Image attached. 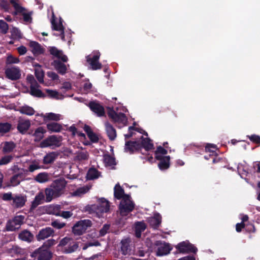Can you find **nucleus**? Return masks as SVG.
I'll list each match as a JSON object with an SVG mask.
<instances>
[{
	"label": "nucleus",
	"mask_w": 260,
	"mask_h": 260,
	"mask_svg": "<svg viewBox=\"0 0 260 260\" xmlns=\"http://www.w3.org/2000/svg\"><path fill=\"white\" fill-rule=\"evenodd\" d=\"M66 185L67 181L64 178H59L54 180L45 189L46 201L50 202L54 198L60 197L63 193Z\"/></svg>",
	"instance_id": "1"
},
{
	"label": "nucleus",
	"mask_w": 260,
	"mask_h": 260,
	"mask_svg": "<svg viewBox=\"0 0 260 260\" xmlns=\"http://www.w3.org/2000/svg\"><path fill=\"white\" fill-rule=\"evenodd\" d=\"M79 247L77 242L68 237L62 238L58 244L57 248H62V252L65 254H69L76 251Z\"/></svg>",
	"instance_id": "2"
},
{
	"label": "nucleus",
	"mask_w": 260,
	"mask_h": 260,
	"mask_svg": "<svg viewBox=\"0 0 260 260\" xmlns=\"http://www.w3.org/2000/svg\"><path fill=\"white\" fill-rule=\"evenodd\" d=\"M23 215H16L12 219L7 221L4 231H16L18 230L23 223L24 220Z\"/></svg>",
	"instance_id": "3"
},
{
	"label": "nucleus",
	"mask_w": 260,
	"mask_h": 260,
	"mask_svg": "<svg viewBox=\"0 0 260 260\" xmlns=\"http://www.w3.org/2000/svg\"><path fill=\"white\" fill-rule=\"evenodd\" d=\"M92 225V221L89 219L80 220L77 221L73 226L72 232L75 235H82Z\"/></svg>",
	"instance_id": "4"
},
{
	"label": "nucleus",
	"mask_w": 260,
	"mask_h": 260,
	"mask_svg": "<svg viewBox=\"0 0 260 260\" xmlns=\"http://www.w3.org/2000/svg\"><path fill=\"white\" fill-rule=\"evenodd\" d=\"M53 255V252L49 249H45L43 247H40L35 249L30 256L37 260H51Z\"/></svg>",
	"instance_id": "5"
},
{
	"label": "nucleus",
	"mask_w": 260,
	"mask_h": 260,
	"mask_svg": "<svg viewBox=\"0 0 260 260\" xmlns=\"http://www.w3.org/2000/svg\"><path fill=\"white\" fill-rule=\"evenodd\" d=\"M101 53L99 51H94L86 56V61L90 64L92 70L101 69L102 64L99 62Z\"/></svg>",
	"instance_id": "6"
},
{
	"label": "nucleus",
	"mask_w": 260,
	"mask_h": 260,
	"mask_svg": "<svg viewBox=\"0 0 260 260\" xmlns=\"http://www.w3.org/2000/svg\"><path fill=\"white\" fill-rule=\"evenodd\" d=\"M175 247L180 253H196L198 251L197 248L188 241L181 242L178 243Z\"/></svg>",
	"instance_id": "7"
},
{
	"label": "nucleus",
	"mask_w": 260,
	"mask_h": 260,
	"mask_svg": "<svg viewBox=\"0 0 260 260\" xmlns=\"http://www.w3.org/2000/svg\"><path fill=\"white\" fill-rule=\"evenodd\" d=\"M60 140L59 138L54 135L50 136L43 140L40 143L41 148H54L60 146Z\"/></svg>",
	"instance_id": "8"
},
{
	"label": "nucleus",
	"mask_w": 260,
	"mask_h": 260,
	"mask_svg": "<svg viewBox=\"0 0 260 260\" xmlns=\"http://www.w3.org/2000/svg\"><path fill=\"white\" fill-rule=\"evenodd\" d=\"M154 245L158 247L156 251V255L158 256L169 254L172 249L169 244L165 242L162 243L161 241L159 240L156 241Z\"/></svg>",
	"instance_id": "9"
},
{
	"label": "nucleus",
	"mask_w": 260,
	"mask_h": 260,
	"mask_svg": "<svg viewBox=\"0 0 260 260\" xmlns=\"http://www.w3.org/2000/svg\"><path fill=\"white\" fill-rule=\"evenodd\" d=\"M108 115L114 122L123 123L127 120L125 114L121 112L117 113L113 108H109Z\"/></svg>",
	"instance_id": "10"
},
{
	"label": "nucleus",
	"mask_w": 260,
	"mask_h": 260,
	"mask_svg": "<svg viewBox=\"0 0 260 260\" xmlns=\"http://www.w3.org/2000/svg\"><path fill=\"white\" fill-rule=\"evenodd\" d=\"M51 27L52 29L54 30L58 31L60 32L59 35L57 34H54L53 35L55 36H60L61 40L64 41L65 40V36H64V28L62 25V22L60 21L58 23L56 22L55 19V16L54 14L52 15V17L51 20Z\"/></svg>",
	"instance_id": "11"
},
{
	"label": "nucleus",
	"mask_w": 260,
	"mask_h": 260,
	"mask_svg": "<svg viewBox=\"0 0 260 260\" xmlns=\"http://www.w3.org/2000/svg\"><path fill=\"white\" fill-rule=\"evenodd\" d=\"M88 107L96 116L102 117L105 115V109L99 102L96 101L90 102L88 104Z\"/></svg>",
	"instance_id": "12"
},
{
	"label": "nucleus",
	"mask_w": 260,
	"mask_h": 260,
	"mask_svg": "<svg viewBox=\"0 0 260 260\" xmlns=\"http://www.w3.org/2000/svg\"><path fill=\"white\" fill-rule=\"evenodd\" d=\"M5 73L6 76L11 80H17L21 77L20 71L18 67H13L7 68Z\"/></svg>",
	"instance_id": "13"
},
{
	"label": "nucleus",
	"mask_w": 260,
	"mask_h": 260,
	"mask_svg": "<svg viewBox=\"0 0 260 260\" xmlns=\"http://www.w3.org/2000/svg\"><path fill=\"white\" fill-rule=\"evenodd\" d=\"M135 206L134 202L120 203L118 207L120 215L123 217L126 216L134 210Z\"/></svg>",
	"instance_id": "14"
},
{
	"label": "nucleus",
	"mask_w": 260,
	"mask_h": 260,
	"mask_svg": "<svg viewBox=\"0 0 260 260\" xmlns=\"http://www.w3.org/2000/svg\"><path fill=\"white\" fill-rule=\"evenodd\" d=\"M92 208L96 209L95 211L98 213H107L110 210V203L105 198H101L99 200L96 207L93 206Z\"/></svg>",
	"instance_id": "15"
},
{
	"label": "nucleus",
	"mask_w": 260,
	"mask_h": 260,
	"mask_svg": "<svg viewBox=\"0 0 260 260\" xmlns=\"http://www.w3.org/2000/svg\"><path fill=\"white\" fill-rule=\"evenodd\" d=\"M140 151V143L134 141H127L125 142L124 146V152H128L132 154L135 152Z\"/></svg>",
	"instance_id": "16"
},
{
	"label": "nucleus",
	"mask_w": 260,
	"mask_h": 260,
	"mask_svg": "<svg viewBox=\"0 0 260 260\" xmlns=\"http://www.w3.org/2000/svg\"><path fill=\"white\" fill-rule=\"evenodd\" d=\"M54 234V230L50 227H46L41 229L36 235L37 240L38 241L45 240V239L53 236Z\"/></svg>",
	"instance_id": "17"
},
{
	"label": "nucleus",
	"mask_w": 260,
	"mask_h": 260,
	"mask_svg": "<svg viewBox=\"0 0 260 260\" xmlns=\"http://www.w3.org/2000/svg\"><path fill=\"white\" fill-rule=\"evenodd\" d=\"M49 53L54 57L61 60L63 62H66L68 60V57L63 54L62 50L58 49L55 47H51L49 49Z\"/></svg>",
	"instance_id": "18"
},
{
	"label": "nucleus",
	"mask_w": 260,
	"mask_h": 260,
	"mask_svg": "<svg viewBox=\"0 0 260 260\" xmlns=\"http://www.w3.org/2000/svg\"><path fill=\"white\" fill-rule=\"evenodd\" d=\"M147 221L150 226L153 229H157L161 222V216L158 213H156L153 216L149 217Z\"/></svg>",
	"instance_id": "19"
},
{
	"label": "nucleus",
	"mask_w": 260,
	"mask_h": 260,
	"mask_svg": "<svg viewBox=\"0 0 260 260\" xmlns=\"http://www.w3.org/2000/svg\"><path fill=\"white\" fill-rule=\"evenodd\" d=\"M26 202V197L22 194H16L14 196L12 205L16 208L23 207Z\"/></svg>",
	"instance_id": "20"
},
{
	"label": "nucleus",
	"mask_w": 260,
	"mask_h": 260,
	"mask_svg": "<svg viewBox=\"0 0 260 260\" xmlns=\"http://www.w3.org/2000/svg\"><path fill=\"white\" fill-rule=\"evenodd\" d=\"M27 174L18 173L14 174L10 178V183L13 186H16L20 184L21 181L25 180V177Z\"/></svg>",
	"instance_id": "21"
},
{
	"label": "nucleus",
	"mask_w": 260,
	"mask_h": 260,
	"mask_svg": "<svg viewBox=\"0 0 260 260\" xmlns=\"http://www.w3.org/2000/svg\"><path fill=\"white\" fill-rule=\"evenodd\" d=\"M58 153L57 152H51L47 153L43 157V163L44 165H51L57 158Z\"/></svg>",
	"instance_id": "22"
},
{
	"label": "nucleus",
	"mask_w": 260,
	"mask_h": 260,
	"mask_svg": "<svg viewBox=\"0 0 260 260\" xmlns=\"http://www.w3.org/2000/svg\"><path fill=\"white\" fill-rule=\"evenodd\" d=\"M105 129L109 139L111 141H114L117 136L115 128L109 122H106L105 123Z\"/></svg>",
	"instance_id": "23"
},
{
	"label": "nucleus",
	"mask_w": 260,
	"mask_h": 260,
	"mask_svg": "<svg viewBox=\"0 0 260 260\" xmlns=\"http://www.w3.org/2000/svg\"><path fill=\"white\" fill-rule=\"evenodd\" d=\"M18 238L22 241L30 243L34 240V235L29 231L24 230L18 234Z\"/></svg>",
	"instance_id": "24"
},
{
	"label": "nucleus",
	"mask_w": 260,
	"mask_h": 260,
	"mask_svg": "<svg viewBox=\"0 0 260 260\" xmlns=\"http://www.w3.org/2000/svg\"><path fill=\"white\" fill-rule=\"evenodd\" d=\"M83 129L91 142L94 143L98 142L99 140V137L97 135L92 131L90 126L85 124L83 127Z\"/></svg>",
	"instance_id": "25"
},
{
	"label": "nucleus",
	"mask_w": 260,
	"mask_h": 260,
	"mask_svg": "<svg viewBox=\"0 0 260 260\" xmlns=\"http://www.w3.org/2000/svg\"><path fill=\"white\" fill-rule=\"evenodd\" d=\"M30 126V122L29 120H22L18 121L17 128L21 134H25Z\"/></svg>",
	"instance_id": "26"
},
{
	"label": "nucleus",
	"mask_w": 260,
	"mask_h": 260,
	"mask_svg": "<svg viewBox=\"0 0 260 260\" xmlns=\"http://www.w3.org/2000/svg\"><path fill=\"white\" fill-rule=\"evenodd\" d=\"M141 142L140 145V151L142 148H144L145 151H149L154 148L153 144L151 143V140L148 138H144L141 137Z\"/></svg>",
	"instance_id": "27"
},
{
	"label": "nucleus",
	"mask_w": 260,
	"mask_h": 260,
	"mask_svg": "<svg viewBox=\"0 0 260 260\" xmlns=\"http://www.w3.org/2000/svg\"><path fill=\"white\" fill-rule=\"evenodd\" d=\"M53 65L59 74L64 75L66 73L67 70L66 65L61 61L54 60L53 62Z\"/></svg>",
	"instance_id": "28"
},
{
	"label": "nucleus",
	"mask_w": 260,
	"mask_h": 260,
	"mask_svg": "<svg viewBox=\"0 0 260 260\" xmlns=\"http://www.w3.org/2000/svg\"><path fill=\"white\" fill-rule=\"evenodd\" d=\"M44 194L43 192H39L37 195L36 196L35 199L31 202L30 210L33 211L37 207L41 204L43 203V201L44 200Z\"/></svg>",
	"instance_id": "29"
},
{
	"label": "nucleus",
	"mask_w": 260,
	"mask_h": 260,
	"mask_svg": "<svg viewBox=\"0 0 260 260\" xmlns=\"http://www.w3.org/2000/svg\"><path fill=\"white\" fill-rule=\"evenodd\" d=\"M130 240L129 239H125L121 240V252L123 255L129 254L131 252Z\"/></svg>",
	"instance_id": "30"
},
{
	"label": "nucleus",
	"mask_w": 260,
	"mask_h": 260,
	"mask_svg": "<svg viewBox=\"0 0 260 260\" xmlns=\"http://www.w3.org/2000/svg\"><path fill=\"white\" fill-rule=\"evenodd\" d=\"M29 44L34 54L39 55L43 53L44 49L39 43L36 41H31Z\"/></svg>",
	"instance_id": "31"
},
{
	"label": "nucleus",
	"mask_w": 260,
	"mask_h": 260,
	"mask_svg": "<svg viewBox=\"0 0 260 260\" xmlns=\"http://www.w3.org/2000/svg\"><path fill=\"white\" fill-rule=\"evenodd\" d=\"M40 87L39 84L36 85L30 86V93L32 96L38 98H45V94L38 88Z\"/></svg>",
	"instance_id": "32"
},
{
	"label": "nucleus",
	"mask_w": 260,
	"mask_h": 260,
	"mask_svg": "<svg viewBox=\"0 0 260 260\" xmlns=\"http://www.w3.org/2000/svg\"><path fill=\"white\" fill-rule=\"evenodd\" d=\"M34 179L38 183H44L49 180V175L47 172H41L37 174Z\"/></svg>",
	"instance_id": "33"
},
{
	"label": "nucleus",
	"mask_w": 260,
	"mask_h": 260,
	"mask_svg": "<svg viewBox=\"0 0 260 260\" xmlns=\"http://www.w3.org/2000/svg\"><path fill=\"white\" fill-rule=\"evenodd\" d=\"M170 156H166L164 158L160 160L158 164V168L161 170H166L169 168L170 166Z\"/></svg>",
	"instance_id": "34"
},
{
	"label": "nucleus",
	"mask_w": 260,
	"mask_h": 260,
	"mask_svg": "<svg viewBox=\"0 0 260 260\" xmlns=\"http://www.w3.org/2000/svg\"><path fill=\"white\" fill-rule=\"evenodd\" d=\"M124 190L119 185L116 184L114 188V196L117 200H120L123 197Z\"/></svg>",
	"instance_id": "35"
},
{
	"label": "nucleus",
	"mask_w": 260,
	"mask_h": 260,
	"mask_svg": "<svg viewBox=\"0 0 260 260\" xmlns=\"http://www.w3.org/2000/svg\"><path fill=\"white\" fill-rule=\"evenodd\" d=\"M47 127L49 131L55 133L60 132L62 128V126L61 124L54 122L48 123L47 124Z\"/></svg>",
	"instance_id": "36"
},
{
	"label": "nucleus",
	"mask_w": 260,
	"mask_h": 260,
	"mask_svg": "<svg viewBox=\"0 0 260 260\" xmlns=\"http://www.w3.org/2000/svg\"><path fill=\"white\" fill-rule=\"evenodd\" d=\"M10 3L15 9L13 13L14 15H17L18 14H22L25 11V9L21 6L16 0H10Z\"/></svg>",
	"instance_id": "37"
},
{
	"label": "nucleus",
	"mask_w": 260,
	"mask_h": 260,
	"mask_svg": "<svg viewBox=\"0 0 260 260\" xmlns=\"http://www.w3.org/2000/svg\"><path fill=\"white\" fill-rule=\"evenodd\" d=\"M103 160L105 166L107 167H111L116 165L115 157L109 154L104 155Z\"/></svg>",
	"instance_id": "38"
},
{
	"label": "nucleus",
	"mask_w": 260,
	"mask_h": 260,
	"mask_svg": "<svg viewBox=\"0 0 260 260\" xmlns=\"http://www.w3.org/2000/svg\"><path fill=\"white\" fill-rule=\"evenodd\" d=\"M19 111L22 114L28 116L33 115L35 113V110L32 107L27 105L20 107Z\"/></svg>",
	"instance_id": "39"
},
{
	"label": "nucleus",
	"mask_w": 260,
	"mask_h": 260,
	"mask_svg": "<svg viewBox=\"0 0 260 260\" xmlns=\"http://www.w3.org/2000/svg\"><path fill=\"white\" fill-rule=\"evenodd\" d=\"M204 158L206 160H212V164H216L222 160V158L218 156L217 153H209L204 155Z\"/></svg>",
	"instance_id": "40"
},
{
	"label": "nucleus",
	"mask_w": 260,
	"mask_h": 260,
	"mask_svg": "<svg viewBox=\"0 0 260 260\" xmlns=\"http://www.w3.org/2000/svg\"><path fill=\"white\" fill-rule=\"evenodd\" d=\"M46 130L43 127H38L35 131L33 136L35 137L36 141L41 140L44 137V134L46 133Z\"/></svg>",
	"instance_id": "41"
},
{
	"label": "nucleus",
	"mask_w": 260,
	"mask_h": 260,
	"mask_svg": "<svg viewBox=\"0 0 260 260\" xmlns=\"http://www.w3.org/2000/svg\"><path fill=\"white\" fill-rule=\"evenodd\" d=\"M99 172L95 168H90L86 174L87 180H91L96 179L99 177Z\"/></svg>",
	"instance_id": "42"
},
{
	"label": "nucleus",
	"mask_w": 260,
	"mask_h": 260,
	"mask_svg": "<svg viewBox=\"0 0 260 260\" xmlns=\"http://www.w3.org/2000/svg\"><path fill=\"white\" fill-rule=\"evenodd\" d=\"M40 115L44 118V121H46V120L58 121L60 119V115L55 114L54 113H49L46 114V115L41 114Z\"/></svg>",
	"instance_id": "43"
},
{
	"label": "nucleus",
	"mask_w": 260,
	"mask_h": 260,
	"mask_svg": "<svg viewBox=\"0 0 260 260\" xmlns=\"http://www.w3.org/2000/svg\"><path fill=\"white\" fill-rule=\"evenodd\" d=\"M15 146L13 142H6L3 146V151L5 153H10L13 151Z\"/></svg>",
	"instance_id": "44"
},
{
	"label": "nucleus",
	"mask_w": 260,
	"mask_h": 260,
	"mask_svg": "<svg viewBox=\"0 0 260 260\" xmlns=\"http://www.w3.org/2000/svg\"><path fill=\"white\" fill-rule=\"evenodd\" d=\"M12 128V124L8 122L0 123V133L6 134L9 132Z\"/></svg>",
	"instance_id": "45"
},
{
	"label": "nucleus",
	"mask_w": 260,
	"mask_h": 260,
	"mask_svg": "<svg viewBox=\"0 0 260 260\" xmlns=\"http://www.w3.org/2000/svg\"><path fill=\"white\" fill-rule=\"evenodd\" d=\"M35 76L40 83H44V72L41 69H36L35 72Z\"/></svg>",
	"instance_id": "46"
},
{
	"label": "nucleus",
	"mask_w": 260,
	"mask_h": 260,
	"mask_svg": "<svg viewBox=\"0 0 260 260\" xmlns=\"http://www.w3.org/2000/svg\"><path fill=\"white\" fill-rule=\"evenodd\" d=\"M10 170L12 171L13 175L17 174L18 173L27 174L28 173L27 170L23 168H20L18 165H14L11 168Z\"/></svg>",
	"instance_id": "47"
},
{
	"label": "nucleus",
	"mask_w": 260,
	"mask_h": 260,
	"mask_svg": "<svg viewBox=\"0 0 260 260\" xmlns=\"http://www.w3.org/2000/svg\"><path fill=\"white\" fill-rule=\"evenodd\" d=\"M57 243V241L53 239H50L46 241L41 247H43L45 249H49L50 247L55 245Z\"/></svg>",
	"instance_id": "48"
},
{
	"label": "nucleus",
	"mask_w": 260,
	"mask_h": 260,
	"mask_svg": "<svg viewBox=\"0 0 260 260\" xmlns=\"http://www.w3.org/2000/svg\"><path fill=\"white\" fill-rule=\"evenodd\" d=\"M11 155H5L0 159V166L6 165L10 163L13 160Z\"/></svg>",
	"instance_id": "49"
},
{
	"label": "nucleus",
	"mask_w": 260,
	"mask_h": 260,
	"mask_svg": "<svg viewBox=\"0 0 260 260\" xmlns=\"http://www.w3.org/2000/svg\"><path fill=\"white\" fill-rule=\"evenodd\" d=\"M76 159L79 161L87 160L89 157V154L87 151L80 152L76 155Z\"/></svg>",
	"instance_id": "50"
},
{
	"label": "nucleus",
	"mask_w": 260,
	"mask_h": 260,
	"mask_svg": "<svg viewBox=\"0 0 260 260\" xmlns=\"http://www.w3.org/2000/svg\"><path fill=\"white\" fill-rule=\"evenodd\" d=\"M247 137L249 138V139L252 143L257 144L258 145V146H260V136H259L253 134L251 136H247Z\"/></svg>",
	"instance_id": "51"
},
{
	"label": "nucleus",
	"mask_w": 260,
	"mask_h": 260,
	"mask_svg": "<svg viewBox=\"0 0 260 260\" xmlns=\"http://www.w3.org/2000/svg\"><path fill=\"white\" fill-rule=\"evenodd\" d=\"M217 150V147L215 145L211 144H207L205 146V151L206 152L212 153H217L216 152V150Z\"/></svg>",
	"instance_id": "52"
},
{
	"label": "nucleus",
	"mask_w": 260,
	"mask_h": 260,
	"mask_svg": "<svg viewBox=\"0 0 260 260\" xmlns=\"http://www.w3.org/2000/svg\"><path fill=\"white\" fill-rule=\"evenodd\" d=\"M8 24L3 20H0V30L2 33L5 34L8 30Z\"/></svg>",
	"instance_id": "53"
},
{
	"label": "nucleus",
	"mask_w": 260,
	"mask_h": 260,
	"mask_svg": "<svg viewBox=\"0 0 260 260\" xmlns=\"http://www.w3.org/2000/svg\"><path fill=\"white\" fill-rule=\"evenodd\" d=\"M146 228V224L143 221H137L135 223V230L143 232Z\"/></svg>",
	"instance_id": "54"
},
{
	"label": "nucleus",
	"mask_w": 260,
	"mask_h": 260,
	"mask_svg": "<svg viewBox=\"0 0 260 260\" xmlns=\"http://www.w3.org/2000/svg\"><path fill=\"white\" fill-rule=\"evenodd\" d=\"M19 62V58L17 57H15L12 55H9L6 59V63L7 64H12V63H17Z\"/></svg>",
	"instance_id": "55"
},
{
	"label": "nucleus",
	"mask_w": 260,
	"mask_h": 260,
	"mask_svg": "<svg viewBox=\"0 0 260 260\" xmlns=\"http://www.w3.org/2000/svg\"><path fill=\"white\" fill-rule=\"evenodd\" d=\"M51 225L56 229H61L66 225V224L65 223L61 222L58 220H55L52 222Z\"/></svg>",
	"instance_id": "56"
},
{
	"label": "nucleus",
	"mask_w": 260,
	"mask_h": 260,
	"mask_svg": "<svg viewBox=\"0 0 260 260\" xmlns=\"http://www.w3.org/2000/svg\"><path fill=\"white\" fill-rule=\"evenodd\" d=\"M13 198L11 192L4 193L2 196V199L5 201H13Z\"/></svg>",
	"instance_id": "57"
},
{
	"label": "nucleus",
	"mask_w": 260,
	"mask_h": 260,
	"mask_svg": "<svg viewBox=\"0 0 260 260\" xmlns=\"http://www.w3.org/2000/svg\"><path fill=\"white\" fill-rule=\"evenodd\" d=\"M10 252L16 254H21L22 252V249L18 246H13L10 249Z\"/></svg>",
	"instance_id": "58"
},
{
	"label": "nucleus",
	"mask_w": 260,
	"mask_h": 260,
	"mask_svg": "<svg viewBox=\"0 0 260 260\" xmlns=\"http://www.w3.org/2000/svg\"><path fill=\"white\" fill-rule=\"evenodd\" d=\"M110 229V225L105 224L103 225L102 228L100 230V235L101 236H105Z\"/></svg>",
	"instance_id": "59"
},
{
	"label": "nucleus",
	"mask_w": 260,
	"mask_h": 260,
	"mask_svg": "<svg viewBox=\"0 0 260 260\" xmlns=\"http://www.w3.org/2000/svg\"><path fill=\"white\" fill-rule=\"evenodd\" d=\"M42 168H44V167L36 164H31L29 166L27 171L30 172H33L36 170Z\"/></svg>",
	"instance_id": "60"
},
{
	"label": "nucleus",
	"mask_w": 260,
	"mask_h": 260,
	"mask_svg": "<svg viewBox=\"0 0 260 260\" xmlns=\"http://www.w3.org/2000/svg\"><path fill=\"white\" fill-rule=\"evenodd\" d=\"M26 79L27 81L30 84V86L38 85V83L35 80L34 77L32 75H29L27 76Z\"/></svg>",
	"instance_id": "61"
},
{
	"label": "nucleus",
	"mask_w": 260,
	"mask_h": 260,
	"mask_svg": "<svg viewBox=\"0 0 260 260\" xmlns=\"http://www.w3.org/2000/svg\"><path fill=\"white\" fill-rule=\"evenodd\" d=\"M154 152L162 155H166L168 153V151L162 146H159L157 147Z\"/></svg>",
	"instance_id": "62"
},
{
	"label": "nucleus",
	"mask_w": 260,
	"mask_h": 260,
	"mask_svg": "<svg viewBox=\"0 0 260 260\" xmlns=\"http://www.w3.org/2000/svg\"><path fill=\"white\" fill-rule=\"evenodd\" d=\"M31 12L28 13H25V12H23L22 14L23 16V20L26 22H30L32 20V18L31 17Z\"/></svg>",
	"instance_id": "63"
},
{
	"label": "nucleus",
	"mask_w": 260,
	"mask_h": 260,
	"mask_svg": "<svg viewBox=\"0 0 260 260\" xmlns=\"http://www.w3.org/2000/svg\"><path fill=\"white\" fill-rule=\"evenodd\" d=\"M46 91L48 95L50 98H55L57 97V96L58 94V93L57 91L53 90H51V89H46Z\"/></svg>",
	"instance_id": "64"
}]
</instances>
